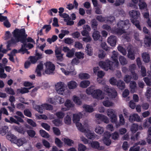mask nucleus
<instances>
[{
  "label": "nucleus",
  "instance_id": "nucleus-1",
  "mask_svg": "<svg viewBox=\"0 0 151 151\" xmlns=\"http://www.w3.org/2000/svg\"><path fill=\"white\" fill-rule=\"evenodd\" d=\"M80 116L78 114H73V121L76 123V125L78 130L82 132L85 133L86 137L88 139H92L94 137V135L91 133V131L85 129L82 124L78 122L80 119Z\"/></svg>",
  "mask_w": 151,
  "mask_h": 151
},
{
  "label": "nucleus",
  "instance_id": "nucleus-2",
  "mask_svg": "<svg viewBox=\"0 0 151 151\" xmlns=\"http://www.w3.org/2000/svg\"><path fill=\"white\" fill-rule=\"evenodd\" d=\"M130 26L128 20H126L124 21H120L117 24L118 28L115 29V32L119 35L125 33L126 32L125 30L129 27Z\"/></svg>",
  "mask_w": 151,
  "mask_h": 151
},
{
  "label": "nucleus",
  "instance_id": "nucleus-3",
  "mask_svg": "<svg viewBox=\"0 0 151 151\" xmlns=\"http://www.w3.org/2000/svg\"><path fill=\"white\" fill-rule=\"evenodd\" d=\"M129 14L131 17V20L132 23L139 30H141V28L139 24V22L137 20V19L139 18V12L138 11L132 10L129 12Z\"/></svg>",
  "mask_w": 151,
  "mask_h": 151
},
{
  "label": "nucleus",
  "instance_id": "nucleus-4",
  "mask_svg": "<svg viewBox=\"0 0 151 151\" xmlns=\"http://www.w3.org/2000/svg\"><path fill=\"white\" fill-rule=\"evenodd\" d=\"M111 136L112 138L113 139L116 140L119 138V134L118 132H114L111 135L110 132H105L103 140L104 144L107 146L109 145L111 143V141L109 139Z\"/></svg>",
  "mask_w": 151,
  "mask_h": 151
},
{
  "label": "nucleus",
  "instance_id": "nucleus-5",
  "mask_svg": "<svg viewBox=\"0 0 151 151\" xmlns=\"http://www.w3.org/2000/svg\"><path fill=\"white\" fill-rule=\"evenodd\" d=\"M20 33V29H19L16 28L12 32L13 36L15 39L12 38L10 40L8 41V43H10L12 45L15 44L19 42H20L22 43L24 42V39H21V37L20 35L21 33Z\"/></svg>",
  "mask_w": 151,
  "mask_h": 151
},
{
  "label": "nucleus",
  "instance_id": "nucleus-6",
  "mask_svg": "<svg viewBox=\"0 0 151 151\" xmlns=\"http://www.w3.org/2000/svg\"><path fill=\"white\" fill-rule=\"evenodd\" d=\"M113 64V62L109 60H107L105 62L101 61L99 63V65L100 67L106 71H108L109 69L114 70L112 67Z\"/></svg>",
  "mask_w": 151,
  "mask_h": 151
},
{
  "label": "nucleus",
  "instance_id": "nucleus-7",
  "mask_svg": "<svg viewBox=\"0 0 151 151\" xmlns=\"http://www.w3.org/2000/svg\"><path fill=\"white\" fill-rule=\"evenodd\" d=\"M20 35L21 37V39H24V42L22 43H23V45H24V46H25L27 45V42H30L32 43H34L35 41L32 38L28 37L27 38V35L25 33V31L24 28L21 29H20Z\"/></svg>",
  "mask_w": 151,
  "mask_h": 151
},
{
  "label": "nucleus",
  "instance_id": "nucleus-8",
  "mask_svg": "<svg viewBox=\"0 0 151 151\" xmlns=\"http://www.w3.org/2000/svg\"><path fill=\"white\" fill-rule=\"evenodd\" d=\"M104 91L108 93L109 98H115L117 95V92L114 88H109L105 85L103 88Z\"/></svg>",
  "mask_w": 151,
  "mask_h": 151
},
{
  "label": "nucleus",
  "instance_id": "nucleus-9",
  "mask_svg": "<svg viewBox=\"0 0 151 151\" xmlns=\"http://www.w3.org/2000/svg\"><path fill=\"white\" fill-rule=\"evenodd\" d=\"M143 31L146 34H147L149 35L145 36L144 39V46L146 47H150L151 45V36H150V32L145 27L143 28Z\"/></svg>",
  "mask_w": 151,
  "mask_h": 151
},
{
  "label": "nucleus",
  "instance_id": "nucleus-10",
  "mask_svg": "<svg viewBox=\"0 0 151 151\" xmlns=\"http://www.w3.org/2000/svg\"><path fill=\"white\" fill-rule=\"evenodd\" d=\"M106 113L107 116L110 118L111 122L112 123H116L117 117L115 110L112 109H108L107 110Z\"/></svg>",
  "mask_w": 151,
  "mask_h": 151
},
{
  "label": "nucleus",
  "instance_id": "nucleus-11",
  "mask_svg": "<svg viewBox=\"0 0 151 151\" xmlns=\"http://www.w3.org/2000/svg\"><path fill=\"white\" fill-rule=\"evenodd\" d=\"M46 69L45 71V73L47 74H51L53 73L55 69V65L50 62H46L45 64Z\"/></svg>",
  "mask_w": 151,
  "mask_h": 151
},
{
  "label": "nucleus",
  "instance_id": "nucleus-12",
  "mask_svg": "<svg viewBox=\"0 0 151 151\" xmlns=\"http://www.w3.org/2000/svg\"><path fill=\"white\" fill-rule=\"evenodd\" d=\"M55 88L58 93L63 95L65 91L64 83L61 82H58L55 85Z\"/></svg>",
  "mask_w": 151,
  "mask_h": 151
},
{
  "label": "nucleus",
  "instance_id": "nucleus-13",
  "mask_svg": "<svg viewBox=\"0 0 151 151\" xmlns=\"http://www.w3.org/2000/svg\"><path fill=\"white\" fill-rule=\"evenodd\" d=\"M62 72L65 75H74L76 73V72H74V69L73 66L70 65H68L67 67V69L68 70H66L63 68H60Z\"/></svg>",
  "mask_w": 151,
  "mask_h": 151
},
{
  "label": "nucleus",
  "instance_id": "nucleus-14",
  "mask_svg": "<svg viewBox=\"0 0 151 151\" xmlns=\"http://www.w3.org/2000/svg\"><path fill=\"white\" fill-rule=\"evenodd\" d=\"M55 55L58 60L60 62L62 61L63 60V54L62 53V49L60 47H56L55 50Z\"/></svg>",
  "mask_w": 151,
  "mask_h": 151
},
{
  "label": "nucleus",
  "instance_id": "nucleus-15",
  "mask_svg": "<svg viewBox=\"0 0 151 151\" xmlns=\"http://www.w3.org/2000/svg\"><path fill=\"white\" fill-rule=\"evenodd\" d=\"M132 46L129 45L127 48L128 54L127 56L132 60H134L135 58V52L131 48Z\"/></svg>",
  "mask_w": 151,
  "mask_h": 151
},
{
  "label": "nucleus",
  "instance_id": "nucleus-16",
  "mask_svg": "<svg viewBox=\"0 0 151 151\" xmlns=\"http://www.w3.org/2000/svg\"><path fill=\"white\" fill-rule=\"evenodd\" d=\"M95 116L98 120H101L106 124L109 123V118L106 116L101 114H97L95 115Z\"/></svg>",
  "mask_w": 151,
  "mask_h": 151
},
{
  "label": "nucleus",
  "instance_id": "nucleus-17",
  "mask_svg": "<svg viewBox=\"0 0 151 151\" xmlns=\"http://www.w3.org/2000/svg\"><path fill=\"white\" fill-rule=\"evenodd\" d=\"M117 38L116 37L111 35L108 38L107 42L112 46H115L116 45Z\"/></svg>",
  "mask_w": 151,
  "mask_h": 151
},
{
  "label": "nucleus",
  "instance_id": "nucleus-18",
  "mask_svg": "<svg viewBox=\"0 0 151 151\" xmlns=\"http://www.w3.org/2000/svg\"><path fill=\"white\" fill-rule=\"evenodd\" d=\"M132 1L135 4L137 3L139 1V6L140 9H147V5L146 3L142 1V0H132Z\"/></svg>",
  "mask_w": 151,
  "mask_h": 151
},
{
  "label": "nucleus",
  "instance_id": "nucleus-19",
  "mask_svg": "<svg viewBox=\"0 0 151 151\" xmlns=\"http://www.w3.org/2000/svg\"><path fill=\"white\" fill-rule=\"evenodd\" d=\"M129 120L130 122H133L135 121L139 122L140 119L139 116L137 114H134L130 116Z\"/></svg>",
  "mask_w": 151,
  "mask_h": 151
},
{
  "label": "nucleus",
  "instance_id": "nucleus-20",
  "mask_svg": "<svg viewBox=\"0 0 151 151\" xmlns=\"http://www.w3.org/2000/svg\"><path fill=\"white\" fill-rule=\"evenodd\" d=\"M104 98L102 92L101 90H95V98L102 99Z\"/></svg>",
  "mask_w": 151,
  "mask_h": 151
},
{
  "label": "nucleus",
  "instance_id": "nucleus-21",
  "mask_svg": "<svg viewBox=\"0 0 151 151\" xmlns=\"http://www.w3.org/2000/svg\"><path fill=\"white\" fill-rule=\"evenodd\" d=\"M102 6L101 4H98L96 0H95V13L97 14H101V8Z\"/></svg>",
  "mask_w": 151,
  "mask_h": 151
},
{
  "label": "nucleus",
  "instance_id": "nucleus-22",
  "mask_svg": "<svg viewBox=\"0 0 151 151\" xmlns=\"http://www.w3.org/2000/svg\"><path fill=\"white\" fill-rule=\"evenodd\" d=\"M86 93L88 95H91L93 98H94V86H91L87 88L86 91Z\"/></svg>",
  "mask_w": 151,
  "mask_h": 151
},
{
  "label": "nucleus",
  "instance_id": "nucleus-23",
  "mask_svg": "<svg viewBox=\"0 0 151 151\" xmlns=\"http://www.w3.org/2000/svg\"><path fill=\"white\" fill-rule=\"evenodd\" d=\"M103 105L106 107H111L114 106V104L109 100V98H107L103 102Z\"/></svg>",
  "mask_w": 151,
  "mask_h": 151
},
{
  "label": "nucleus",
  "instance_id": "nucleus-24",
  "mask_svg": "<svg viewBox=\"0 0 151 151\" xmlns=\"http://www.w3.org/2000/svg\"><path fill=\"white\" fill-rule=\"evenodd\" d=\"M83 107L86 112L91 113L93 111V109L92 106L84 104Z\"/></svg>",
  "mask_w": 151,
  "mask_h": 151
},
{
  "label": "nucleus",
  "instance_id": "nucleus-25",
  "mask_svg": "<svg viewBox=\"0 0 151 151\" xmlns=\"http://www.w3.org/2000/svg\"><path fill=\"white\" fill-rule=\"evenodd\" d=\"M77 86V84L75 81H72L68 83V86L70 89H74L76 88Z\"/></svg>",
  "mask_w": 151,
  "mask_h": 151
},
{
  "label": "nucleus",
  "instance_id": "nucleus-26",
  "mask_svg": "<svg viewBox=\"0 0 151 151\" xmlns=\"http://www.w3.org/2000/svg\"><path fill=\"white\" fill-rule=\"evenodd\" d=\"M26 141L25 138H21L18 139H17L14 143L16 144L18 146H20L22 145Z\"/></svg>",
  "mask_w": 151,
  "mask_h": 151
},
{
  "label": "nucleus",
  "instance_id": "nucleus-27",
  "mask_svg": "<svg viewBox=\"0 0 151 151\" xmlns=\"http://www.w3.org/2000/svg\"><path fill=\"white\" fill-rule=\"evenodd\" d=\"M14 129L15 131L19 133L23 134H24L26 132V130L24 127H18L17 126H16L14 127Z\"/></svg>",
  "mask_w": 151,
  "mask_h": 151
},
{
  "label": "nucleus",
  "instance_id": "nucleus-28",
  "mask_svg": "<svg viewBox=\"0 0 151 151\" xmlns=\"http://www.w3.org/2000/svg\"><path fill=\"white\" fill-rule=\"evenodd\" d=\"M129 86L131 92L133 93L135 92L137 87V84L136 82L134 81H131L130 83Z\"/></svg>",
  "mask_w": 151,
  "mask_h": 151
},
{
  "label": "nucleus",
  "instance_id": "nucleus-29",
  "mask_svg": "<svg viewBox=\"0 0 151 151\" xmlns=\"http://www.w3.org/2000/svg\"><path fill=\"white\" fill-rule=\"evenodd\" d=\"M118 55V52L115 51H114L112 52V55L111 56L112 60L116 63V65H118L119 63L117 60Z\"/></svg>",
  "mask_w": 151,
  "mask_h": 151
},
{
  "label": "nucleus",
  "instance_id": "nucleus-30",
  "mask_svg": "<svg viewBox=\"0 0 151 151\" xmlns=\"http://www.w3.org/2000/svg\"><path fill=\"white\" fill-rule=\"evenodd\" d=\"M142 57L145 63H148L150 61V55L148 53H143L142 54Z\"/></svg>",
  "mask_w": 151,
  "mask_h": 151
},
{
  "label": "nucleus",
  "instance_id": "nucleus-31",
  "mask_svg": "<svg viewBox=\"0 0 151 151\" xmlns=\"http://www.w3.org/2000/svg\"><path fill=\"white\" fill-rule=\"evenodd\" d=\"M8 130V127L6 126H2L0 129V134L4 136L6 134Z\"/></svg>",
  "mask_w": 151,
  "mask_h": 151
},
{
  "label": "nucleus",
  "instance_id": "nucleus-32",
  "mask_svg": "<svg viewBox=\"0 0 151 151\" xmlns=\"http://www.w3.org/2000/svg\"><path fill=\"white\" fill-rule=\"evenodd\" d=\"M116 85L119 89L121 90L124 89L125 87L124 83L121 80L117 82Z\"/></svg>",
  "mask_w": 151,
  "mask_h": 151
},
{
  "label": "nucleus",
  "instance_id": "nucleus-33",
  "mask_svg": "<svg viewBox=\"0 0 151 151\" xmlns=\"http://www.w3.org/2000/svg\"><path fill=\"white\" fill-rule=\"evenodd\" d=\"M6 138L10 141L14 143L15 142H16L15 141L17 139V137L14 134H10L7 135Z\"/></svg>",
  "mask_w": 151,
  "mask_h": 151
},
{
  "label": "nucleus",
  "instance_id": "nucleus-34",
  "mask_svg": "<svg viewBox=\"0 0 151 151\" xmlns=\"http://www.w3.org/2000/svg\"><path fill=\"white\" fill-rule=\"evenodd\" d=\"M71 116L72 114L70 115L67 114V115L65 117L64 119V122L65 124L69 125L71 124Z\"/></svg>",
  "mask_w": 151,
  "mask_h": 151
},
{
  "label": "nucleus",
  "instance_id": "nucleus-35",
  "mask_svg": "<svg viewBox=\"0 0 151 151\" xmlns=\"http://www.w3.org/2000/svg\"><path fill=\"white\" fill-rule=\"evenodd\" d=\"M79 78L81 80L87 79L90 77L89 75L87 73H81L79 74Z\"/></svg>",
  "mask_w": 151,
  "mask_h": 151
},
{
  "label": "nucleus",
  "instance_id": "nucleus-36",
  "mask_svg": "<svg viewBox=\"0 0 151 151\" xmlns=\"http://www.w3.org/2000/svg\"><path fill=\"white\" fill-rule=\"evenodd\" d=\"M90 84V82L88 80H84L82 81L80 83V86L82 88H86Z\"/></svg>",
  "mask_w": 151,
  "mask_h": 151
},
{
  "label": "nucleus",
  "instance_id": "nucleus-37",
  "mask_svg": "<svg viewBox=\"0 0 151 151\" xmlns=\"http://www.w3.org/2000/svg\"><path fill=\"white\" fill-rule=\"evenodd\" d=\"M139 128L138 125L137 124H133L131 127L130 130L132 133L136 132Z\"/></svg>",
  "mask_w": 151,
  "mask_h": 151
},
{
  "label": "nucleus",
  "instance_id": "nucleus-38",
  "mask_svg": "<svg viewBox=\"0 0 151 151\" xmlns=\"http://www.w3.org/2000/svg\"><path fill=\"white\" fill-rule=\"evenodd\" d=\"M86 52L88 55L90 56L92 55V51L90 44H88L86 45Z\"/></svg>",
  "mask_w": 151,
  "mask_h": 151
},
{
  "label": "nucleus",
  "instance_id": "nucleus-39",
  "mask_svg": "<svg viewBox=\"0 0 151 151\" xmlns=\"http://www.w3.org/2000/svg\"><path fill=\"white\" fill-rule=\"evenodd\" d=\"M40 133L41 136L45 138H49L50 137V135L45 131L41 129L40 130Z\"/></svg>",
  "mask_w": 151,
  "mask_h": 151
},
{
  "label": "nucleus",
  "instance_id": "nucleus-40",
  "mask_svg": "<svg viewBox=\"0 0 151 151\" xmlns=\"http://www.w3.org/2000/svg\"><path fill=\"white\" fill-rule=\"evenodd\" d=\"M64 105L68 108L73 107L74 106V104H73L70 100H67L65 103Z\"/></svg>",
  "mask_w": 151,
  "mask_h": 151
},
{
  "label": "nucleus",
  "instance_id": "nucleus-41",
  "mask_svg": "<svg viewBox=\"0 0 151 151\" xmlns=\"http://www.w3.org/2000/svg\"><path fill=\"white\" fill-rule=\"evenodd\" d=\"M63 141L68 146H71L72 144H74V141L69 139L64 138Z\"/></svg>",
  "mask_w": 151,
  "mask_h": 151
},
{
  "label": "nucleus",
  "instance_id": "nucleus-42",
  "mask_svg": "<svg viewBox=\"0 0 151 151\" xmlns=\"http://www.w3.org/2000/svg\"><path fill=\"white\" fill-rule=\"evenodd\" d=\"M119 60L121 64L124 65L127 64V61L126 58L124 56H121L119 58Z\"/></svg>",
  "mask_w": 151,
  "mask_h": 151
},
{
  "label": "nucleus",
  "instance_id": "nucleus-43",
  "mask_svg": "<svg viewBox=\"0 0 151 151\" xmlns=\"http://www.w3.org/2000/svg\"><path fill=\"white\" fill-rule=\"evenodd\" d=\"M5 92L8 94H10L12 95L15 94V93L13 89L11 88L6 87L5 88Z\"/></svg>",
  "mask_w": 151,
  "mask_h": 151
},
{
  "label": "nucleus",
  "instance_id": "nucleus-44",
  "mask_svg": "<svg viewBox=\"0 0 151 151\" xmlns=\"http://www.w3.org/2000/svg\"><path fill=\"white\" fill-rule=\"evenodd\" d=\"M34 109L40 114H42L43 113L44 108L43 106H42V105L41 106L36 105Z\"/></svg>",
  "mask_w": 151,
  "mask_h": 151
},
{
  "label": "nucleus",
  "instance_id": "nucleus-45",
  "mask_svg": "<svg viewBox=\"0 0 151 151\" xmlns=\"http://www.w3.org/2000/svg\"><path fill=\"white\" fill-rule=\"evenodd\" d=\"M117 49L119 51L121 52L123 55H125L127 53L126 49L120 45H119Z\"/></svg>",
  "mask_w": 151,
  "mask_h": 151
},
{
  "label": "nucleus",
  "instance_id": "nucleus-46",
  "mask_svg": "<svg viewBox=\"0 0 151 151\" xmlns=\"http://www.w3.org/2000/svg\"><path fill=\"white\" fill-rule=\"evenodd\" d=\"M44 109L47 110H51L53 109V107L52 105L47 104H42Z\"/></svg>",
  "mask_w": 151,
  "mask_h": 151
},
{
  "label": "nucleus",
  "instance_id": "nucleus-47",
  "mask_svg": "<svg viewBox=\"0 0 151 151\" xmlns=\"http://www.w3.org/2000/svg\"><path fill=\"white\" fill-rule=\"evenodd\" d=\"M55 143L57 146L60 148L63 146V142L60 139L57 137H56L55 139Z\"/></svg>",
  "mask_w": 151,
  "mask_h": 151
},
{
  "label": "nucleus",
  "instance_id": "nucleus-48",
  "mask_svg": "<svg viewBox=\"0 0 151 151\" xmlns=\"http://www.w3.org/2000/svg\"><path fill=\"white\" fill-rule=\"evenodd\" d=\"M52 122L55 126L59 127L62 125V121L60 119H55L53 120Z\"/></svg>",
  "mask_w": 151,
  "mask_h": 151
},
{
  "label": "nucleus",
  "instance_id": "nucleus-49",
  "mask_svg": "<svg viewBox=\"0 0 151 151\" xmlns=\"http://www.w3.org/2000/svg\"><path fill=\"white\" fill-rule=\"evenodd\" d=\"M107 22L110 23L115 22V18L114 16L111 15L106 16V20Z\"/></svg>",
  "mask_w": 151,
  "mask_h": 151
},
{
  "label": "nucleus",
  "instance_id": "nucleus-50",
  "mask_svg": "<svg viewBox=\"0 0 151 151\" xmlns=\"http://www.w3.org/2000/svg\"><path fill=\"white\" fill-rule=\"evenodd\" d=\"M26 132L28 135L32 138L34 137L36 134L35 131L33 130H28Z\"/></svg>",
  "mask_w": 151,
  "mask_h": 151
},
{
  "label": "nucleus",
  "instance_id": "nucleus-51",
  "mask_svg": "<svg viewBox=\"0 0 151 151\" xmlns=\"http://www.w3.org/2000/svg\"><path fill=\"white\" fill-rule=\"evenodd\" d=\"M34 86H31L28 88H26L25 87L23 88L22 89H19V90L20 93L22 94H24L26 93H27L29 92V90L31 88L34 87Z\"/></svg>",
  "mask_w": 151,
  "mask_h": 151
},
{
  "label": "nucleus",
  "instance_id": "nucleus-52",
  "mask_svg": "<svg viewBox=\"0 0 151 151\" xmlns=\"http://www.w3.org/2000/svg\"><path fill=\"white\" fill-rule=\"evenodd\" d=\"M86 147L82 144H79L78 145V151H85L86 150Z\"/></svg>",
  "mask_w": 151,
  "mask_h": 151
},
{
  "label": "nucleus",
  "instance_id": "nucleus-53",
  "mask_svg": "<svg viewBox=\"0 0 151 151\" xmlns=\"http://www.w3.org/2000/svg\"><path fill=\"white\" fill-rule=\"evenodd\" d=\"M73 100L75 103L78 105H81L82 104V102L79 97L74 96H73Z\"/></svg>",
  "mask_w": 151,
  "mask_h": 151
},
{
  "label": "nucleus",
  "instance_id": "nucleus-54",
  "mask_svg": "<svg viewBox=\"0 0 151 151\" xmlns=\"http://www.w3.org/2000/svg\"><path fill=\"white\" fill-rule=\"evenodd\" d=\"M25 47H24L23 45H22L21 47L19 50V52H23V54H24V53H27V54H29V52L25 48Z\"/></svg>",
  "mask_w": 151,
  "mask_h": 151
},
{
  "label": "nucleus",
  "instance_id": "nucleus-55",
  "mask_svg": "<svg viewBox=\"0 0 151 151\" xmlns=\"http://www.w3.org/2000/svg\"><path fill=\"white\" fill-rule=\"evenodd\" d=\"M95 132L99 134H101L104 132V129L102 127L99 126L95 129Z\"/></svg>",
  "mask_w": 151,
  "mask_h": 151
},
{
  "label": "nucleus",
  "instance_id": "nucleus-56",
  "mask_svg": "<svg viewBox=\"0 0 151 151\" xmlns=\"http://www.w3.org/2000/svg\"><path fill=\"white\" fill-rule=\"evenodd\" d=\"M27 122L28 124L33 127H35L37 126L36 123L31 119H28Z\"/></svg>",
  "mask_w": 151,
  "mask_h": 151
},
{
  "label": "nucleus",
  "instance_id": "nucleus-57",
  "mask_svg": "<svg viewBox=\"0 0 151 151\" xmlns=\"http://www.w3.org/2000/svg\"><path fill=\"white\" fill-rule=\"evenodd\" d=\"M75 55L78 59H83L84 58V54L81 52H76Z\"/></svg>",
  "mask_w": 151,
  "mask_h": 151
},
{
  "label": "nucleus",
  "instance_id": "nucleus-58",
  "mask_svg": "<svg viewBox=\"0 0 151 151\" xmlns=\"http://www.w3.org/2000/svg\"><path fill=\"white\" fill-rule=\"evenodd\" d=\"M71 18H69L68 19H64L65 22H67V25H68L71 26L74 24V22L73 21H70Z\"/></svg>",
  "mask_w": 151,
  "mask_h": 151
},
{
  "label": "nucleus",
  "instance_id": "nucleus-59",
  "mask_svg": "<svg viewBox=\"0 0 151 151\" xmlns=\"http://www.w3.org/2000/svg\"><path fill=\"white\" fill-rule=\"evenodd\" d=\"M53 132L54 134L57 136L59 135L60 134V131L57 127H53L52 128Z\"/></svg>",
  "mask_w": 151,
  "mask_h": 151
},
{
  "label": "nucleus",
  "instance_id": "nucleus-60",
  "mask_svg": "<svg viewBox=\"0 0 151 151\" xmlns=\"http://www.w3.org/2000/svg\"><path fill=\"white\" fill-rule=\"evenodd\" d=\"M74 54V50L72 49L71 50H70L66 54V56L69 58H71L72 57Z\"/></svg>",
  "mask_w": 151,
  "mask_h": 151
},
{
  "label": "nucleus",
  "instance_id": "nucleus-61",
  "mask_svg": "<svg viewBox=\"0 0 151 151\" xmlns=\"http://www.w3.org/2000/svg\"><path fill=\"white\" fill-rule=\"evenodd\" d=\"M132 78L131 76L126 75L124 76V80L126 83H128L130 82Z\"/></svg>",
  "mask_w": 151,
  "mask_h": 151
},
{
  "label": "nucleus",
  "instance_id": "nucleus-62",
  "mask_svg": "<svg viewBox=\"0 0 151 151\" xmlns=\"http://www.w3.org/2000/svg\"><path fill=\"white\" fill-rule=\"evenodd\" d=\"M42 127L47 131H49L50 129V126L47 123H42L41 124Z\"/></svg>",
  "mask_w": 151,
  "mask_h": 151
},
{
  "label": "nucleus",
  "instance_id": "nucleus-63",
  "mask_svg": "<svg viewBox=\"0 0 151 151\" xmlns=\"http://www.w3.org/2000/svg\"><path fill=\"white\" fill-rule=\"evenodd\" d=\"M29 58L30 61L32 64H35L38 60L37 59L35 56H30Z\"/></svg>",
  "mask_w": 151,
  "mask_h": 151
},
{
  "label": "nucleus",
  "instance_id": "nucleus-64",
  "mask_svg": "<svg viewBox=\"0 0 151 151\" xmlns=\"http://www.w3.org/2000/svg\"><path fill=\"white\" fill-rule=\"evenodd\" d=\"M43 145L47 148H49L50 147V144L49 142L46 140L44 139L42 140Z\"/></svg>",
  "mask_w": 151,
  "mask_h": 151
}]
</instances>
